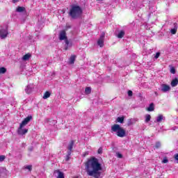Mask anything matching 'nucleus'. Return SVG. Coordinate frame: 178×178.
I'll return each instance as SVG.
<instances>
[{
	"instance_id": "15",
	"label": "nucleus",
	"mask_w": 178,
	"mask_h": 178,
	"mask_svg": "<svg viewBox=\"0 0 178 178\" xmlns=\"http://www.w3.org/2000/svg\"><path fill=\"white\" fill-rule=\"evenodd\" d=\"M74 141L71 140V141L70 142L68 146H67V149H68L69 151L73 150V147H74Z\"/></svg>"
},
{
	"instance_id": "33",
	"label": "nucleus",
	"mask_w": 178,
	"mask_h": 178,
	"mask_svg": "<svg viewBox=\"0 0 178 178\" xmlns=\"http://www.w3.org/2000/svg\"><path fill=\"white\" fill-rule=\"evenodd\" d=\"M128 95H129V97H133V91L129 90V91H128Z\"/></svg>"
},
{
	"instance_id": "13",
	"label": "nucleus",
	"mask_w": 178,
	"mask_h": 178,
	"mask_svg": "<svg viewBox=\"0 0 178 178\" xmlns=\"http://www.w3.org/2000/svg\"><path fill=\"white\" fill-rule=\"evenodd\" d=\"M170 33H171V34H173V35H175L177 33V23L174 24V28L170 30Z\"/></svg>"
},
{
	"instance_id": "4",
	"label": "nucleus",
	"mask_w": 178,
	"mask_h": 178,
	"mask_svg": "<svg viewBox=\"0 0 178 178\" xmlns=\"http://www.w3.org/2000/svg\"><path fill=\"white\" fill-rule=\"evenodd\" d=\"M111 131L116 133L118 137H126V130L121 127L119 124H114L111 127Z\"/></svg>"
},
{
	"instance_id": "12",
	"label": "nucleus",
	"mask_w": 178,
	"mask_h": 178,
	"mask_svg": "<svg viewBox=\"0 0 178 178\" xmlns=\"http://www.w3.org/2000/svg\"><path fill=\"white\" fill-rule=\"evenodd\" d=\"M16 12H17L18 13H26V8L22 7V6H18L16 9Z\"/></svg>"
},
{
	"instance_id": "22",
	"label": "nucleus",
	"mask_w": 178,
	"mask_h": 178,
	"mask_svg": "<svg viewBox=\"0 0 178 178\" xmlns=\"http://www.w3.org/2000/svg\"><path fill=\"white\" fill-rule=\"evenodd\" d=\"M51 97V93L49 92H44V95L43 96V99H47V98H49Z\"/></svg>"
},
{
	"instance_id": "5",
	"label": "nucleus",
	"mask_w": 178,
	"mask_h": 178,
	"mask_svg": "<svg viewBox=\"0 0 178 178\" xmlns=\"http://www.w3.org/2000/svg\"><path fill=\"white\" fill-rule=\"evenodd\" d=\"M58 38L60 41H63V40H65V45H66L65 47V51H67L69 47H72V44L69 42V40H67V36H66V31H60Z\"/></svg>"
},
{
	"instance_id": "16",
	"label": "nucleus",
	"mask_w": 178,
	"mask_h": 178,
	"mask_svg": "<svg viewBox=\"0 0 178 178\" xmlns=\"http://www.w3.org/2000/svg\"><path fill=\"white\" fill-rule=\"evenodd\" d=\"M155 110V106L154 105V103H151L147 108L148 112H153V111Z\"/></svg>"
},
{
	"instance_id": "19",
	"label": "nucleus",
	"mask_w": 178,
	"mask_h": 178,
	"mask_svg": "<svg viewBox=\"0 0 178 178\" xmlns=\"http://www.w3.org/2000/svg\"><path fill=\"white\" fill-rule=\"evenodd\" d=\"M177 84H178V79L177 78L172 79V81H171V86L172 87H176Z\"/></svg>"
},
{
	"instance_id": "17",
	"label": "nucleus",
	"mask_w": 178,
	"mask_h": 178,
	"mask_svg": "<svg viewBox=\"0 0 178 178\" xmlns=\"http://www.w3.org/2000/svg\"><path fill=\"white\" fill-rule=\"evenodd\" d=\"M74 60H76V56H71L69 61L70 65H73V63H74Z\"/></svg>"
},
{
	"instance_id": "2",
	"label": "nucleus",
	"mask_w": 178,
	"mask_h": 178,
	"mask_svg": "<svg viewBox=\"0 0 178 178\" xmlns=\"http://www.w3.org/2000/svg\"><path fill=\"white\" fill-rule=\"evenodd\" d=\"M81 15H83V8H81L80 6L76 4L71 6L69 16H70L72 19H79V17H81Z\"/></svg>"
},
{
	"instance_id": "11",
	"label": "nucleus",
	"mask_w": 178,
	"mask_h": 178,
	"mask_svg": "<svg viewBox=\"0 0 178 178\" xmlns=\"http://www.w3.org/2000/svg\"><path fill=\"white\" fill-rule=\"evenodd\" d=\"M162 120H165V117L163 116V115L160 114V115H159V116L156 117V122L157 123H161V122H162Z\"/></svg>"
},
{
	"instance_id": "9",
	"label": "nucleus",
	"mask_w": 178,
	"mask_h": 178,
	"mask_svg": "<svg viewBox=\"0 0 178 178\" xmlns=\"http://www.w3.org/2000/svg\"><path fill=\"white\" fill-rule=\"evenodd\" d=\"M161 91H162V92H168V91H170V86L166 84H161Z\"/></svg>"
},
{
	"instance_id": "25",
	"label": "nucleus",
	"mask_w": 178,
	"mask_h": 178,
	"mask_svg": "<svg viewBox=\"0 0 178 178\" xmlns=\"http://www.w3.org/2000/svg\"><path fill=\"white\" fill-rule=\"evenodd\" d=\"M85 92H86V94H90V93L91 92V88L87 87V88H86V90H85Z\"/></svg>"
},
{
	"instance_id": "1",
	"label": "nucleus",
	"mask_w": 178,
	"mask_h": 178,
	"mask_svg": "<svg viewBox=\"0 0 178 178\" xmlns=\"http://www.w3.org/2000/svg\"><path fill=\"white\" fill-rule=\"evenodd\" d=\"M86 170L88 176L94 178H100L102 173V164L98 159L92 157L85 163Z\"/></svg>"
},
{
	"instance_id": "40",
	"label": "nucleus",
	"mask_w": 178,
	"mask_h": 178,
	"mask_svg": "<svg viewBox=\"0 0 178 178\" xmlns=\"http://www.w3.org/2000/svg\"><path fill=\"white\" fill-rule=\"evenodd\" d=\"M30 151H33V149H30Z\"/></svg>"
},
{
	"instance_id": "24",
	"label": "nucleus",
	"mask_w": 178,
	"mask_h": 178,
	"mask_svg": "<svg viewBox=\"0 0 178 178\" xmlns=\"http://www.w3.org/2000/svg\"><path fill=\"white\" fill-rule=\"evenodd\" d=\"M6 73V68L2 67H0V74H5Z\"/></svg>"
},
{
	"instance_id": "23",
	"label": "nucleus",
	"mask_w": 178,
	"mask_h": 178,
	"mask_svg": "<svg viewBox=\"0 0 178 178\" xmlns=\"http://www.w3.org/2000/svg\"><path fill=\"white\" fill-rule=\"evenodd\" d=\"M145 118V123H148V122L151 120V115L149 114H147Z\"/></svg>"
},
{
	"instance_id": "7",
	"label": "nucleus",
	"mask_w": 178,
	"mask_h": 178,
	"mask_svg": "<svg viewBox=\"0 0 178 178\" xmlns=\"http://www.w3.org/2000/svg\"><path fill=\"white\" fill-rule=\"evenodd\" d=\"M105 40V33H102L100 35V38L97 40V44L100 47V48H102L104 47V41Z\"/></svg>"
},
{
	"instance_id": "6",
	"label": "nucleus",
	"mask_w": 178,
	"mask_h": 178,
	"mask_svg": "<svg viewBox=\"0 0 178 178\" xmlns=\"http://www.w3.org/2000/svg\"><path fill=\"white\" fill-rule=\"evenodd\" d=\"M8 34H9L8 32V26H5L4 28L1 27L0 29V38L1 40H5V38L8 37Z\"/></svg>"
},
{
	"instance_id": "38",
	"label": "nucleus",
	"mask_w": 178,
	"mask_h": 178,
	"mask_svg": "<svg viewBox=\"0 0 178 178\" xmlns=\"http://www.w3.org/2000/svg\"><path fill=\"white\" fill-rule=\"evenodd\" d=\"M13 3H16L17 2V0H13Z\"/></svg>"
},
{
	"instance_id": "10",
	"label": "nucleus",
	"mask_w": 178,
	"mask_h": 178,
	"mask_svg": "<svg viewBox=\"0 0 178 178\" xmlns=\"http://www.w3.org/2000/svg\"><path fill=\"white\" fill-rule=\"evenodd\" d=\"M54 174L58 175L57 178H65V175L63 174V172H60V170H54Z\"/></svg>"
},
{
	"instance_id": "18",
	"label": "nucleus",
	"mask_w": 178,
	"mask_h": 178,
	"mask_svg": "<svg viewBox=\"0 0 178 178\" xmlns=\"http://www.w3.org/2000/svg\"><path fill=\"white\" fill-rule=\"evenodd\" d=\"M31 58V54H26L22 57V60H29Z\"/></svg>"
},
{
	"instance_id": "8",
	"label": "nucleus",
	"mask_w": 178,
	"mask_h": 178,
	"mask_svg": "<svg viewBox=\"0 0 178 178\" xmlns=\"http://www.w3.org/2000/svg\"><path fill=\"white\" fill-rule=\"evenodd\" d=\"M34 90V84L29 83L27 85V86L25 88V92L26 94H31L33 92V90Z\"/></svg>"
},
{
	"instance_id": "29",
	"label": "nucleus",
	"mask_w": 178,
	"mask_h": 178,
	"mask_svg": "<svg viewBox=\"0 0 178 178\" xmlns=\"http://www.w3.org/2000/svg\"><path fill=\"white\" fill-rule=\"evenodd\" d=\"M161 147V143L157 142L155 145V148H160Z\"/></svg>"
},
{
	"instance_id": "26",
	"label": "nucleus",
	"mask_w": 178,
	"mask_h": 178,
	"mask_svg": "<svg viewBox=\"0 0 178 178\" xmlns=\"http://www.w3.org/2000/svg\"><path fill=\"white\" fill-rule=\"evenodd\" d=\"M25 169H27L28 170H29V172H31V170H33V166L32 165H26V166H25Z\"/></svg>"
},
{
	"instance_id": "35",
	"label": "nucleus",
	"mask_w": 178,
	"mask_h": 178,
	"mask_svg": "<svg viewBox=\"0 0 178 178\" xmlns=\"http://www.w3.org/2000/svg\"><path fill=\"white\" fill-rule=\"evenodd\" d=\"M98 154H102V147H99L97 150Z\"/></svg>"
},
{
	"instance_id": "30",
	"label": "nucleus",
	"mask_w": 178,
	"mask_h": 178,
	"mask_svg": "<svg viewBox=\"0 0 178 178\" xmlns=\"http://www.w3.org/2000/svg\"><path fill=\"white\" fill-rule=\"evenodd\" d=\"M159 56H161V53L157 52L156 54V55L154 56V58H155V59H158V58H159Z\"/></svg>"
},
{
	"instance_id": "21",
	"label": "nucleus",
	"mask_w": 178,
	"mask_h": 178,
	"mask_svg": "<svg viewBox=\"0 0 178 178\" xmlns=\"http://www.w3.org/2000/svg\"><path fill=\"white\" fill-rule=\"evenodd\" d=\"M116 121L118 123H123L124 122V117H118L117 118Z\"/></svg>"
},
{
	"instance_id": "20",
	"label": "nucleus",
	"mask_w": 178,
	"mask_h": 178,
	"mask_svg": "<svg viewBox=\"0 0 178 178\" xmlns=\"http://www.w3.org/2000/svg\"><path fill=\"white\" fill-rule=\"evenodd\" d=\"M72 152H73V150H68L66 157H65V161H69L70 159V156L72 155Z\"/></svg>"
},
{
	"instance_id": "39",
	"label": "nucleus",
	"mask_w": 178,
	"mask_h": 178,
	"mask_svg": "<svg viewBox=\"0 0 178 178\" xmlns=\"http://www.w3.org/2000/svg\"><path fill=\"white\" fill-rule=\"evenodd\" d=\"M154 94H155V95H158V92H155Z\"/></svg>"
},
{
	"instance_id": "34",
	"label": "nucleus",
	"mask_w": 178,
	"mask_h": 178,
	"mask_svg": "<svg viewBox=\"0 0 178 178\" xmlns=\"http://www.w3.org/2000/svg\"><path fill=\"white\" fill-rule=\"evenodd\" d=\"M117 156H118V158H120V159L123 158V155L120 153H117Z\"/></svg>"
},
{
	"instance_id": "31",
	"label": "nucleus",
	"mask_w": 178,
	"mask_h": 178,
	"mask_svg": "<svg viewBox=\"0 0 178 178\" xmlns=\"http://www.w3.org/2000/svg\"><path fill=\"white\" fill-rule=\"evenodd\" d=\"M131 124H133V121L128 120L127 126H131Z\"/></svg>"
},
{
	"instance_id": "36",
	"label": "nucleus",
	"mask_w": 178,
	"mask_h": 178,
	"mask_svg": "<svg viewBox=\"0 0 178 178\" xmlns=\"http://www.w3.org/2000/svg\"><path fill=\"white\" fill-rule=\"evenodd\" d=\"M174 158L175 161H178V154H175Z\"/></svg>"
},
{
	"instance_id": "3",
	"label": "nucleus",
	"mask_w": 178,
	"mask_h": 178,
	"mask_svg": "<svg viewBox=\"0 0 178 178\" xmlns=\"http://www.w3.org/2000/svg\"><path fill=\"white\" fill-rule=\"evenodd\" d=\"M32 120H33V116L29 115L22 122V123L19 124V127L17 131L18 134H19L20 136H24V134H26V133L29 131V129H23V128L24 127V126L29 124L30 121Z\"/></svg>"
},
{
	"instance_id": "14",
	"label": "nucleus",
	"mask_w": 178,
	"mask_h": 178,
	"mask_svg": "<svg viewBox=\"0 0 178 178\" xmlns=\"http://www.w3.org/2000/svg\"><path fill=\"white\" fill-rule=\"evenodd\" d=\"M125 34H126V32H124V31H123V30H121L118 32L117 37H118V38H123V37H124Z\"/></svg>"
},
{
	"instance_id": "37",
	"label": "nucleus",
	"mask_w": 178,
	"mask_h": 178,
	"mask_svg": "<svg viewBox=\"0 0 178 178\" xmlns=\"http://www.w3.org/2000/svg\"><path fill=\"white\" fill-rule=\"evenodd\" d=\"M176 129H177V127H174L172 128V130H174V131H175V130H176Z\"/></svg>"
},
{
	"instance_id": "28",
	"label": "nucleus",
	"mask_w": 178,
	"mask_h": 178,
	"mask_svg": "<svg viewBox=\"0 0 178 178\" xmlns=\"http://www.w3.org/2000/svg\"><path fill=\"white\" fill-rule=\"evenodd\" d=\"M6 156L3 155L0 156V162H3L5 161Z\"/></svg>"
},
{
	"instance_id": "27",
	"label": "nucleus",
	"mask_w": 178,
	"mask_h": 178,
	"mask_svg": "<svg viewBox=\"0 0 178 178\" xmlns=\"http://www.w3.org/2000/svg\"><path fill=\"white\" fill-rule=\"evenodd\" d=\"M170 73H172V74H176V70L175 69V67H172L170 69Z\"/></svg>"
},
{
	"instance_id": "32",
	"label": "nucleus",
	"mask_w": 178,
	"mask_h": 178,
	"mask_svg": "<svg viewBox=\"0 0 178 178\" xmlns=\"http://www.w3.org/2000/svg\"><path fill=\"white\" fill-rule=\"evenodd\" d=\"M162 162L163 163H168L169 162V160H168L166 158H164Z\"/></svg>"
}]
</instances>
